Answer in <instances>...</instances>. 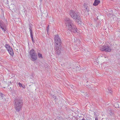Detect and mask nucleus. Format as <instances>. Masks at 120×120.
Returning a JSON list of instances; mask_svg holds the SVG:
<instances>
[{"label": "nucleus", "mask_w": 120, "mask_h": 120, "mask_svg": "<svg viewBox=\"0 0 120 120\" xmlns=\"http://www.w3.org/2000/svg\"><path fill=\"white\" fill-rule=\"evenodd\" d=\"M65 23L67 29L71 32L76 33L77 32V29L73 24V21L68 18L65 19Z\"/></svg>", "instance_id": "obj_1"}, {"label": "nucleus", "mask_w": 120, "mask_h": 120, "mask_svg": "<svg viewBox=\"0 0 120 120\" xmlns=\"http://www.w3.org/2000/svg\"><path fill=\"white\" fill-rule=\"evenodd\" d=\"M14 105L16 110L19 111L21 109L23 105L22 101L20 99H16L14 101Z\"/></svg>", "instance_id": "obj_2"}, {"label": "nucleus", "mask_w": 120, "mask_h": 120, "mask_svg": "<svg viewBox=\"0 0 120 120\" xmlns=\"http://www.w3.org/2000/svg\"><path fill=\"white\" fill-rule=\"evenodd\" d=\"M69 14L71 17L74 19L80 20V17L77 12L73 10L69 11Z\"/></svg>", "instance_id": "obj_3"}, {"label": "nucleus", "mask_w": 120, "mask_h": 120, "mask_svg": "<svg viewBox=\"0 0 120 120\" xmlns=\"http://www.w3.org/2000/svg\"><path fill=\"white\" fill-rule=\"evenodd\" d=\"M30 54L31 56V60L33 61L36 60L37 59V54L34 49H33L30 50Z\"/></svg>", "instance_id": "obj_4"}, {"label": "nucleus", "mask_w": 120, "mask_h": 120, "mask_svg": "<svg viewBox=\"0 0 120 120\" xmlns=\"http://www.w3.org/2000/svg\"><path fill=\"white\" fill-rule=\"evenodd\" d=\"M54 49L56 53L58 55H59L61 53V45H55Z\"/></svg>", "instance_id": "obj_5"}, {"label": "nucleus", "mask_w": 120, "mask_h": 120, "mask_svg": "<svg viewBox=\"0 0 120 120\" xmlns=\"http://www.w3.org/2000/svg\"><path fill=\"white\" fill-rule=\"evenodd\" d=\"M54 40L55 43V45H59L60 44L61 45V40L60 38L59 37L58 35H55Z\"/></svg>", "instance_id": "obj_6"}, {"label": "nucleus", "mask_w": 120, "mask_h": 120, "mask_svg": "<svg viewBox=\"0 0 120 120\" xmlns=\"http://www.w3.org/2000/svg\"><path fill=\"white\" fill-rule=\"evenodd\" d=\"M100 49L102 51H105L106 52H109L111 51V49L109 45H104Z\"/></svg>", "instance_id": "obj_7"}, {"label": "nucleus", "mask_w": 120, "mask_h": 120, "mask_svg": "<svg viewBox=\"0 0 120 120\" xmlns=\"http://www.w3.org/2000/svg\"><path fill=\"white\" fill-rule=\"evenodd\" d=\"M0 28L1 29L2 31L4 32L7 30L6 25L2 20H0Z\"/></svg>", "instance_id": "obj_8"}, {"label": "nucleus", "mask_w": 120, "mask_h": 120, "mask_svg": "<svg viewBox=\"0 0 120 120\" xmlns=\"http://www.w3.org/2000/svg\"><path fill=\"white\" fill-rule=\"evenodd\" d=\"M4 94L0 92V100L2 101H4Z\"/></svg>", "instance_id": "obj_9"}, {"label": "nucleus", "mask_w": 120, "mask_h": 120, "mask_svg": "<svg viewBox=\"0 0 120 120\" xmlns=\"http://www.w3.org/2000/svg\"><path fill=\"white\" fill-rule=\"evenodd\" d=\"M100 3V1L99 0H95L93 5L94 6H96L98 5Z\"/></svg>", "instance_id": "obj_10"}, {"label": "nucleus", "mask_w": 120, "mask_h": 120, "mask_svg": "<svg viewBox=\"0 0 120 120\" xmlns=\"http://www.w3.org/2000/svg\"><path fill=\"white\" fill-rule=\"evenodd\" d=\"M114 106L116 108H119L120 107V102H117L115 103L114 105Z\"/></svg>", "instance_id": "obj_11"}, {"label": "nucleus", "mask_w": 120, "mask_h": 120, "mask_svg": "<svg viewBox=\"0 0 120 120\" xmlns=\"http://www.w3.org/2000/svg\"><path fill=\"white\" fill-rule=\"evenodd\" d=\"M5 47L8 51L10 49L11 50V49H12V48L9 45L7 44H5Z\"/></svg>", "instance_id": "obj_12"}, {"label": "nucleus", "mask_w": 120, "mask_h": 120, "mask_svg": "<svg viewBox=\"0 0 120 120\" xmlns=\"http://www.w3.org/2000/svg\"><path fill=\"white\" fill-rule=\"evenodd\" d=\"M8 52L10 54L11 56H13L14 55V52L12 48L11 49V50L10 49L8 50Z\"/></svg>", "instance_id": "obj_13"}, {"label": "nucleus", "mask_w": 120, "mask_h": 120, "mask_svg": "<svg viewBox=\"0 0 120 120\" xmlns=\"http://www.w3.org/2000/svg\"><path fill=\"white\" fill-rule=\"evenodd\" d=\"M32 25L31 23L29 24V29L30 30V33H32Z\"/></svg>", "instance_id": "obj_14"}, {"label": "nucleus", "mask_w": 120, "mask_h": 120, "mask_svg": "<svg viewBox=\"0 0 120 120\" xmlns=\"http://www.w3.org/2000/svg\"><path fill=\"white\" fill-rule=\"evenodd\" d=\"M73 69L75 70L76 71H78L80 70V68L79 67L77 66H75L74 68H73Z\"/></svg>", "instance_id": "obj_15"}, {"label": "nucleus", "mask_w": 120, "mask_h": 120, "mask_svg": "<svg viewBox=\"0 0 120 120\" xmlns=\"http://www.w3.org/2000/svg\"><path fill=\"white\" fill-rule=\"evenodd\" d=\"M89 8L88 7H86L85 6L84 7V8L83 10L85 11H87V12H88L89 11Z\"/></svg>", "instance_id": "obj_16"}, {"label": "nucleus", "mask_w": 120, "mask_h": 120, "mask_svg": "<svg viewBox=\"0 0 120 120\" xmlns=\"http://www.w3.org/2000/svg\"><path fill=\"white\" fill-rule=\"evenodd\" d=\"M52 97L54 99L55 101H57V99L56 98V95H52Z\"/></svg>", "instance_id": "obj_17"}, {"label": "nucleus", "mask_w": 120, "mask_h": 120, "mask_svg": "<svg viewBox=\"0 0 120 120\" xmlns=\"http://www.w3.org/2000/svg\"><path fill=\"white\" fill-rule=\"evenodd\" d=\"M12 85V83L11 82H10V83H9V84L8 85V87H9V89H10L11 90H12V88L11 87H10L11 85Z\"/></svg>", "instance_id": "obj_18"}, {"label": "nucleus", "mask_w": 120, "mask_h": 120, "mask_svg": "<svg viewBox=\"0 0 120 120\" xmlns=\"http://www.w3.org/2000/svg\"><path fill=\"white\" fill-rule=\"evenodd\" d=\"M38 56L39 58H42V55L40 53H38Z\"/></svg>", "instance_id": "obj_19"}, {"label": "nucleus", "mask_w": 120, "mask_h": 120, "mask_svg": "<svg viewBox=\"0 0 120 120\" xmlns=\"http://www.w3.org/2000/svg\"><path fill=\"white\" fill-rule=\"evenodd\" d=\"M109 114L111 116H112L114 115L113 113L112 112L111 110L109 111Z\"/></svg>", "instance_id": "obj_20"}, {"label": "nucleus", "mask_w": 120, "mask_h": 120, "mask_svg": "<svg viewBox=\"0 0 120 120\" xmlns=\"http://www.w3.org/2000/svg\"><path fill=\"white\" fill-rule=\"evenodd\" d=\"M30 34L31 39H33V33H30Z\"/></svg>", "instance_id": "obj_21"}, {"label": "nucleus", "mask_w": 120, "mask_h": 120, "mask_svg": "<svg viewBox=\"0 0 120 120\" xmlns=\"http://www.w3.org/2000/svg\"><path fill=\"white\" fill-rule=\"evenodd\" d=\"M19 85L20 87H22V84L20 83V82H19Z\"/></svg>", "instance_id": "obj_22"}, {"label": "nucleus", "mask_w": 120, "mask_h": 120, "mask_svg": "<svg viewBox=\"0 0 120 120\" xmlns=\"http://www.w3.org/2000/svg\"><path fill=\"white\" fill-rule=\"evenodd\" d=\"M49 25H48V26L46 28V30L47 31V32H48V31L49 30Z\"/></svg>", "instance_id": "obj_23"}, {"label": "nucleus", "mask_w": 120, "mask_h": 120, "mask_svg": "<svg viewBox=\"0 0 120 120\" xmlns=\"http://www.w3.org/2000/svg\"><path fill=\"white\" fill-rule=\"evenodd\" d=\"M85 98H86L87 97H88L89 95L88 94H87V93L85 94Z\"/></svg>", "instance_id": "obj_24"}, {"label": "nucleus", "mask_w": 120, "mask_h": 120, "mask_svg": "<svg viewBox=\"0 0 120 120\" xmlns=\"http://www.w3.org/2000/svg\"><path fill=\"white\" fill-rule=\"evenodd\" d=\"M31 40L32 41L33 43H34L35 42V41L34 40V38L32 39Z\"/></svg>", "instance_id": "obj_25"}, {"label": "nucleus", "mask_w": 120, "mask_h": 120, "mask_svg": "<svg viewBox=\"0 0 120 120\" xmlns=\"http://www.w3.org/2000/svg\"><path fill=\"white\" fill-rule=\"evenodd\" d=\"M95 120H98V118L97 117L95 118Z\"/></svg>", "instance_id": "obj_26"}, {"label": "nucleus", "mask_w": 120, "mask_h": 120, "mask_svg": "<svg viewBox=\"0 0 120 120\" xmlns=\"http://www.w3.org/2000/svg\"><path fill=\"white\" fill-rule=\"evenodd\" d=\"M109 92L110 93H112V91L111 90H110L109 91Z\"/></svg>", "instance_id": "obj_27"}, {"label": "nucleus", "mask_w": 120, "mask_h": 120, "mask_svg": "<svg viewBox=\"0 0 120 120\" xmlns=\"http://www.w3.org/2000/svg\"><path fill=\"white\" fill-rule=\"evenodd\" d=\"M22 87L24 89H25L26 88L24 85V86H22Z\"/></svg>", "instance_id": "obj_28"}, {"label": "nucleus", "mask_w": 120, "mask_h": 120, "mask_svg": "<svg viewBox=\"0 0 120 120\" xmlns=\"http://www.w3.org/2000/svg\"><path fill=\"white\" fill-rule=\"evenodd\" d=\"M82 120H85V119H84V118H83L82 119Z\"/></svg>", "instance_id": "obj_29"}, {"label": "nucleus", "mask_w": 120, "mask_h": 120, "mask_svg": "<svg viewBox=\"0 0 120 120\" xmlns=\"http://www.w3.org/2000/svg\"><path fill=\"white\" fill-rule=\"evenodd\" d=\"M40 0V2H41V1L42 0Z\"/></svg>", "instance_id": "obj_30"}]
</instances>
